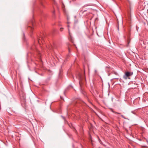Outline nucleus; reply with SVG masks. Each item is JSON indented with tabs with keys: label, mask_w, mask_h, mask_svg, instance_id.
<instances>
[{
	"label": "nucleus",
	"mask_w": 148,
	"mask_h": 148,
	"mask_svg": "<svg viewBox=\"0 0 148 148\" xmlns=\"http://www.w3.org/2000/svg\"><path fill=\"white\" fill-rule=\"evenodd\" d=\"M133 74L132 73L130 72H127L125 73V75L123 76V78L125 79H127V77L131 76Z\"/></svg>",
	"instance_id": "f257e3e1"
},
{
	"label": "nucleus",
	"mask_w": 148,
	"mask_h": 148,
	"mask_svg": "<svg viewBox=\"0 0 148 148\" xmlns=\"http://www.w3.org/2000/svg\"><path fill=\"white\" fill-rule=\"evenodd\" d=\"M40 2V4L42 6H43V4H42V2L43 1V0H38Z\"/></svg>",
	"instance_id": "f03ea898"
},
{
	"label": "nucleus",
	"mask_w": 148,
	"mask_h": 148,
	"mask_svg": "<svg viewBox=\"0 0 148 148\" xmlns=\"http://www.w3.org/2000/svg\"><path fill=\"white\" fill-rule=\"evenodd\" d=\"M121 116L123 118L125 119H127L125 117H124V116L123 115H121Z\"/></svg>",
	"instance_id": "7ed1b4c3"
},
{
	"label": "nucleus",
	"mask_w": 148,
	"mask_h": 148,
	"mask_svg": "<svg viewBox=\"0 0 148 148\" xmlns=\"http://www.w3.org/2000/svg\"><path fill=\"white\" fill-rule=\"evenodd\" d=\"M63 28H60V30L61 31H62L63 30Z\"/></svg>",
	"instance_id": "20e7f679"
},
{
	"label": "nucleus",
	"mask_w": 148,
	"mask_h": 148,
	"mask_svg": "<svg viewBox=\"0 0 148 148\" xmlns=\"http://www.w3.org/2000/svg\"><path fill=\"white\" fill-rule=\"evenodd\" d=\"M55 10H53V11L52 12V13H53V14H54V13H55Z\"/></svg>",
	"instance_id": "39448f33"
},
{
	"label": "nucleus",
	"mask_w": 148,
	"mask_h": 148,
	"mask_svg": "<svg viewBox=\"0 0 148 148\" xmlns=\"http://www.w3.org/2000/svg\"><path fill=\"white\" fill-rule=\"evenodd\" d=\"M52 0L54 1V3H55L56 2H55V0Z\"/></svg>",
	"instance_id": "423d86ee"
},
{
	"label": "nucleus",
	"mask_w": 148,
	"mask_h": 148,
	"mask_svg": "<svg viewBox=\"0 0 148 148\" xmlns=\"http://www.w3.org/2000/svg\"><path fill=\"white\" fill-rule=\"evenodd\" d=\"M79 84L80 85H81V84H80V81H79Z\"/></svg>",
	"instance_id": "0eeeda50"
},
{
	"label": "nucleus",
	"mask_w": 148,
	"mask_h": 148,
	"mask_svg": "<svg viewBox=\"0 0 148 148\" xmlns=\"http://www.w3.org/2000/svg\"><path fill=\"white\" fill-rule=\"evenodd\" d=\"M38 42L39 43H40L39 40H38Z\"/></svg>",
	"instance_id": "6e6552de"
},
{
	"label": "nucleus",
	"mask_w": 148,
	"mask_h": 148,
	"mask_svg": "<svg viewBox=\"0 0 148 148\" xmlns=\"http://www.w3.org/2000/svg\"><path fill=\"white\" fill-rule=\"evenodd\" d=\"M116 114H119V113H118V112H116Z\"/></svg>",
	"instance_id": "1a4fd4ad"
},
{
	"label": "nucleus",
	"mask_w": 148,
	"mask_h": 148,
	"mask_svg": "<svg viewBox=\"0 0 148 148\" xmlns=\"http://www.w3.org/2000/svg\"><path fill=\"white\" fill-rule=\"evenodd\" d=\"M147 46H145V48H146V47H147Z\"/></svg>",
	"instance_id": "9d476101"
},
{
	"label": "nucleus",
	"mask_w": 148,
	"mask_h": 148,
	"mask_svg": "<svg viewBox=\"0 0 148 148\" xmlns=\"http://www.w3.org/2000/svg\"><path fill=\"white\" fill-rule=\"evenodd\" d=\"M68 27H69V25H68Z\"/></svg>",
	"instance_id": "9b49d317"
},
{
	"label": "nucleus",
	"mask_w": 148,
	"mask_h": 148,
	"mask_svg": "<svg viewBox=\"0 0 148 148\" xmlns=\"http://www.w3.org/2000/svg\"><path fill=\"white\" fill-rule=\"evenodd\" d=\"M118 30H119V28H118Z\"/></svg>",
	"instance_id": "f8f14e48"
},
{
	"label": "nucleus",
	"mask_w": 148,
	"mask_h": 148,
	"mask_svg": "<svg viewBox=\"0 0 148 148\" xmlns=\"http://www.w3.org/2000/svg\"><path fill=\"white\" fill-rule=\"evenodd\" d=\"M69 51H70V49H69Z\"/></svg>",
	"instance_id": "ddd939ff"
},
{
	"label": "nucleus",
	"mask_w": 148,
	"mask_h": 148,
	"mask_svg": "<svg viewBox=\"0 0 148 148\" xmlns=\"http://www.w3.org/2000/svg\"><path fill=\"white\" fill-rule=\"evenodd\" d=\"M132 113H133V111H132Z\"/></svg>",
	"instance_id": "4468645a"
},
{
	"label": "nucleus",
	"mask_w": 148,
	"mask_h": 148,
	"mask_svg": "<svg viewBox=\"0 0 148 148\" xmlns=\"http://www.w3.org/2000/svg\"><path fill=\"white\" fill-rule=\"evenodd\" d=\"M147 49H148V48H147Z\"/></svg>",
	"instance_id": "2eb2a0df"
},
{
	"label": "nucleus",
	"mask_w": 148,
	"mask_h": 148,
	"mask_svg": "<svg viewBox=\"0 0 148 148\" xmlns=\"http://www.w3.org/2000/svg\"><path fill=\"white\" fill-rule=\"evenodd\" d=\"M63 119H64V117H63Z\"/></svg>",
	"instance_id": "dca6fc26"
}]
</instances>
